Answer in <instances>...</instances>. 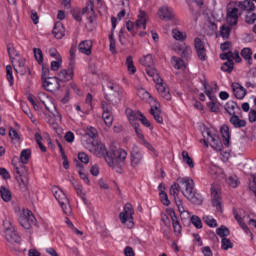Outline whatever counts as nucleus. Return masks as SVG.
Instances as JSON below:
<instances>
[{
  "instance_id": "obj_1",
  "label": "nucleus",
  "mask_w": 256,
  "mask_h": 256,
  "mask_svg": "<svg viewBox=\"0 0 256 256\" xmlns=\"http://www.w3.org/2000/svg\"><path fill=\"white\" fill-rule=\"evenodd\" d=\"M91 151L96 157H103L110 167H117L123 165L127 159V152L121 148L112 146L109 151L105 149V145L97 140L91 141Z\"/></svg>"
},
{
  "instance_id": "obj_2",
  "label": "nucleus",
  "mask_w": 256,
  "mask_h": 256,
  "mask_svg": "<svg viewBox=\"0 0 256 256\" xmlns=\"http://www.w3.org/2000/svg\"><path fill=\"white\" fill-rule=\"evenodd\" d=\"M181 186L185 187V191H182V194L188 199V201L194 203V205H201V203H203V197H201V194L194 190L195 182H193V179L189 177L177 178V182H174L170 187V195H172V197H179Z\"/></svg>"
},
{
  "instance_id": "obj_3",
  "label": "nucleus",
  "mask_w": 256,
  "mask_h": 256,
  "mask_svg": "<svg viewBox=\"0 0 256 256\" xmlns=\"http://www.w3.org/2000/svg\"><path fill=\"white\" fill-rule=\"evenodd\" d=\"M77 51V45H73L70 48V64L67 70H62L58 73V77H52L42 82V87L45 91L50 93H57L61 89L59 81H71L73 79V61H75V53Z\"/></svg>"
},
{
  "instance_id": "obj_4",
  "label": "nucleus",
  "mask_w": 256,
  "mask_h": 256,
  "mask_svg": "<svg viewBox=\"0 0 256 256\" xmlns=\"http://www.w3.org/2000/svg\"><path fill=\"white\" fill-rule=\"evenodd\" d=\"M224 109L228 115H230V123L235 129H241L247 127V121L241 119L239 115H242L243 111L237 102L229 101L224 105Z\"/></svg>"
},
{
  "instance_id": "obj_5",
  "label": "nucleus",
  "mask_w": 256,
  "mask_h": 256,
  "mask_svg": "<svg viewBox=\"0 0 256 256\" xmlns=\"http://www.w3.org/2000/svg\"><path fill=\"white\" fill-rule=\"evenodd\" d=\"M104 97L108 103L111 105H119L121 99H123V89H120L119 85L108 82L105 87H103Z\"/></svg>"
},
{
  "instance_id": "obj_6",
  "label": "nucleus",
  "mask_w": 256,
  "mask_h": 256,
  "mask_svg": "<svg viewBox=\"0 0 256 256\" xmlns=\"http://www.w3.org/2000/svg\"><path fill=\"white\" fill-rule=\"evenodd\" d=\"M134 214L135 210H133V205H131V203H126L123 211L119 214L121 223H123V225H127L128 229H132L135 225V223H133Z\"/></svg>"
},
{
  "instance_id": "obj_7",
  "label": "nucleus",
  "mask_w": 256,
  "mask_h": 256,
  "mask_svg": "<svg viewBox=\"0 0 256 256\" xmlns=\"http://www.w3.org/2000/svg\"><path fill=\"white\" fill-rule=\"evenodd\" d=\"M4 233H5V239L8 241V243H16L17 245L21 244V236L17 231H15V228L13 225H11V222L4 221Z\"/></svg>"
},
{
  "instance_id": "obj_8",
  "label": "nucleus",
  "mask_w": 256,
  "mask_h": 256,
  "mask_svg": "<svg viewBox=\"0 0 256 256\" xmlns=\"http://www.w3.org/2000/svg\"><path fill=\"white\" fill-rule=\"evenodd\" d=\"M207 138L200 140V143H204L205 147H210L214 149V151H223V142L218 135L211 134V131H207Z\"/></svg>"
},
{
  "instance_id": "obj_9",
  "label": "nucleus",
  "mask_w": 256,
  "mask_h": 256,
  "mask_svg": "<svg viewBox=\"0 0 256 256\" xmlns=\"http://www.w3.org/2000/svg\"><path fill=\"white\" fill-rule=\"evenodd\" d=\"M55 199L58 200L59 205L61 206L63 213L65 215H69L71 213V205H69V199L67 195L63 193V190H53Z\"/></svg>"
},
{
  "instance_id": "obj_10",
  "label": "nucleus",
  "mask_w": 256,
  "mask_h": 256,
  "mask_svg": "<svg viewBox=\"0 0 256 256\" xmlns=\"http://www.w3.org/2000/svg\"><path fill=\"white\" fill-rule=\"evenodd\" d=\"M12 65L16 73H19L20 75H26L28 73L31 75V69L25 65L24 58H16Z\"/></svg>"
},
{
  "instance_id": "obj_11",
  "label": "nucleus",
  "mask_w": 256,
  "mask_h": 256,
  "mask_svg": "<svg viewBox=\"0 0 256 256\" xmlns=\"http://www.w3.org/2000/svg\"><path fill=\"white\" fill-rule=\"evenodd\" d=\"M159 17L162 21H173L175 19V11L169 6H162L159 9Z\"/></svg>"
},
{
  "instance_id": "obj_12",
  "label": "nucleus",
  "mask_w": 256,
  "mask_h": 256,
  "mask_svg": "<svg viewBox=\"0 0 256 256\" xmlns=\"http://www.w3.org/2000/svg\"><path fill=\"white\" fill-rule=\"evenodd\" d=\"M239 20V9L238 8H229L227 10V23L230 25H237Z\"/></svg>"
},
{
  "instance_id": "obj_13",
  "label": "nucleus",
  "mask_w": 256,
  "mask_h": 256,
  "mask_svg": "<svg viewBox=\"0 0 256 256\" xmlns=\"http://www.w3.org/2000/svg\"><path fill=\"white\" fill-rule=\"evenodd\" d=\"M126 115L129 119L130 125H134V124H139V119L141 118V115H143V113H141V111H133L130 108L126 109Z\"/></svg>"
},
{
  "instance_id": "obj_14",
  "label": "nucleus",
  "mask_w": 256,
  "mask_h": 256,
  "mask_svg": "<svg viewBox=\"0 0 256 256\" xmlns=\"http://www.w3.org/2000/svg\"><path fill=\"white\" fill-rule=\"evenodd\" d=\"M141 161H143V153H141V150H139V148L134 147L131 152L132 167H137V165H139Z\"/></svg>"
},
{
  "instance_id": "obj_15",
  "label": "nucleus",
  "mask_w": 256,
  "mask_h": 256,
  "mask_svg": "<svg viewBox=\"0 0 256 256\" xmlns=\"http://www.w3.org/2000/svg\"><path fill=\"white\" fill-rule=\"evenodd\" d=\"M232 91L236 99H244L247 95V90L239 83H232Z\"/></svg>"
},
{
  "instance_id": "obj_16",
  "label": "nucleus",
  "mask_w": 256,
  "mask_h": 256,
  "mask_svg": "<svg viewBox=\"0 0 256 256\" xmlns=\"http://www.w3.org/2000/svg\"><path fill=\"white\" fill-rule=\"evenodd\" d=\"M211 197L212 207H215L216 211H219L220 213L223 212V206L221 205V196H219L217 190L212 188Z\"/></svg>"
},
{
  "instance_id": "obj_17",
  "label": "nucleus",
  "mask_w": 256,
  "mask_h": 256,
  "mask_svg": "<svg viewBox=\"0 0 256 256\" xmlns=\"http://www.w3.org/2000/svg\"><path fill=\"white\" fill-rule=\"evenodd\" d=\"M91 49H93V42L91 40H84L80 42L78 50L84 55H91Z\"/></svg>"
},
{
  "instance_id": "obj_18",
  "label": "nucleus",
  "mask_w": 256,
  "mask_h": 256,
  "mask_svg": "<svg viewBox=\"0 0 256 256\" xmlns=\"http://www.w3.org/2000/svg\"><path fill=\"white\" fill-rule=\"evenodd\" d=\"M236 5L241 11H247V13H249V11H255V3L251 0L236 2Z\"/></svg>"
},
{
  "instance_id": "obj_19",
  "label": "nucleus",
  "mask_w": 256,
  "mask_h": 256,
  "mask_svg": "<svg viewBox=\"0 0 256 256\" xmlns=\"http://www.w3.org/2000/svg\"><path fill=\"white\" fill-rule=\"evenodd\" d=\"M63 31H64L63 23H61V22H56V23L54 24V28H53V30H52V33H53L54 37H55L56 39H63V37H64V35H65V33H63Z\"/></svg>"
},
{
  "instance_id": "obj_20",
  "label": "nucleus",
  "mask_w": 256,
  "mask_h": 256,
  "mask_svg": "<svg viewBox=\"0 0 256 256\" xmlns=\"http://www.w3.org/2000/svg\"><path fill=\"white\" fill-rule=\"evenodd\" d=\"M7 51H8V55L10 57L11 63H15L16 59L21 58V54H19V52L15 50V47L12 44L7 45Z\"/></svg>"
},
{
  "instance_id": "obj_21",
  "label": "nucleus",
  "mask_w": 256,
  "mask_h": 256,
  "mask_svg": "<svg viewBox=\"0 0 256 256\" xmlns=\"http://www.w3.org/2000/svg\"><path fill=\"white\" fill-rule=\"evenodd\" d=\"M146 73L149 75V77H152L154 83H159L161 81V77L154 66H149L146 68Z\"/></svg>"
},
{
  "instance_id": "obj_22",
  "label": "nucleus",
  "mask_w": 256,
  "mask_h": 256,
  "mask_svg": "<svg viewBox=\"0 0 256 256\" xmlns=\"http://www.w3.org/2000/svg\"><path fill=\"white\" fill-rule=\"evenodd\" d=\"M220 133L224 139V145L225 147H229V141L231 139V134H229V126L223 125L220 129Z\"/></svg>"
},
{
  "instance_id": "obj_23",
  "label": "nucleus",
  "mask_w": 256,
  "mask_h": 256,
  "mask_svg": "<svg viewBox=\"0 0 256 256\" xmlns=\"http://www.w3.org/2000/svg\"><path fill=\"white\" fill-rule=\"evenodd\" d=\"M31 158V149H24L20 153V162L22 163L20 167H25L27 163H29V159Z\"/></svg>"
},
{
  "instance_id": "obj_24",
  "label": "nucleus",
  "mask_w": 256,
  "mask_h": 256,
  "mask_svg": "<svg viewBox=\"0 0 256 256\" xmlns=\"http://www.w3.org/2000/svg\"><path fill=\"white\" fill-rule=\"evenodd\" d=\"M243 59L248 61V65H253V50L251 48H243L241 51Z\"/></svg>"
},
{
  "instance_id": "obj_25",
  "label": "nucleus",
  "mask_w": 256,
  "mask_h": 256,
  "mask_svg": "<svg viewBox=\"0 0 256 256\" xmlns=\"http://www.w3.org/2000/svg\"><path fill=\"white\" fill-rule=\"evenodd\" d=\"M0 195L3 201H5V203H9V201H11V191L7 189L5 186L0 187Z\"/></svg>"
},
{
  "instance_id": "obj_26",
  "label": "nucleus",
  "mask_w": 256,
  "mask_h": 256,
  "mask_svg": "<svg viewBox=\"0 0 256 256\" xmlns=\"http://www.w3.org/2000/svg\"><path fill=\"white\" fill-rule=\"evenodd\" d=\"M216 233L222 239H227V237H229L231 235V231L229 230V228H227V226H223V225L220 226L219 228H217Z\"/></svg>"
},
{
  "instance_id": "obj_27",
  "label": "nucleus",
  "mask_w": 256,
  "mask_h": 256,
  "mask_svg": "<svg viewBox=\"0 0 256 256\" xmlns=\"http://www.w3.org/2000/svg\"><path fill=\"white\" fill-rule=\"evenodd\" d=\"M141 65H144V67H153V55L147 54L146 56H143L140 58Z\"/></svg>"
},
{
  "instance_id": "obj_28",
  "label": "nucleus",
  "mask_w": 256,
  "mask_h": 256,
  "mask_svg": "<svg viewBox=\"0 0 256 256\" xmlns=\"http://www.w3.org/2000/svg\"><path fill=\"white\" fill-rule=\"evenodd\" d=\"M42 65V75H41V81H47L48 79H51V70H49V66L47 64H40Z\"/></svg>"
},
{
  "instance_id": "obj_29",
  "label": "nucleus",
  "mask_w": 256,
  "mask_h": 256,
  "mask_svg": "<svg viewBox=\"0 0 256 256\" xmlns=\"http://www.w3.org/2000/svg\"><path fill=\"white\" fill-rule=\"evenodd\" d=\"M126 67L131 75H135V73H137V68H135V64H133V56H128L126 58Z\"/></svg>"
},
{
  "instance_id": "obj_30",
  "label": "nucleus",
  "mask_w": 256,
  "mask_h": 256,
  "mask_svg": "<svg viewBox=\"0 0 256 256\" xmlns=\"http://www.w3.org/2000/svg\"><path fill=\"white\" fill-rule=\"evenodd\" d=\"M182 159L184 161V163H187L188 167H190V169H193V167H195V163H193V159L191 157H189V152L188 151H182Z\"/></svg>"
},
{
  "instance_id": "obj_31",
  "label": "nucleus",
  "mask_w": 256,
  "mask_h": 256,
  "mask_svg": "<svg viewBox=\"0 0 256 256\" xmlns=\"http://www.w3.org/2000/svg\"><path fill=\"white\" fill-rule=\"evenodd\" d=\"M77 195H79V197H81L82 201L84 203H87V198H85V192H83V186L80 184H74L72 183Z\"/></svg>"
},
{
  "instance_id": "obj_32",
  "label": "nucleus",
  "mask_w": 256,
  "mask_h": 256,
  "mask_svg": "<svg viewBox=\"0 0 256 256\" xmlns=\"http://www.w3.org/2000/svg\"><path fill=\"white\" fill-rule=\"evenodd\" d=\"M221 249L223 251H229V249H233V242L229 238H222L221 239Z\"/></svg>"
},
{
  "instance_id": "obj_33",
  "label": "nucleus",
  "mask_w": 256,
  "mask_h": 256,
  "mask_svg": "<svg viewBox=\"0 0 256 256\" xmlns=\"http://www.w3.org/2000/svg\"><path fill=\"white\" fill-rule=\"evenodd\" d=\"M190 223L196 227V229H203V222L201 221V218L197 215H193L190 217Z\"/></svg>"
},
{
  "instance_id": "obj_34",
  "label": "nucleus",
  "mask_w": 256,
  "mask_h": 256,
  "mask_svg": "<svg viewBox=\"0 0 256 256\" xmlns=\"http://www.w3.org/2000/svg\"><path fill=\"white\" fill-rule=\"evenodd\" d=\"M33 53L38 65H43V51L40 48H33Z\"/></svg>"
},
{
  "instance_id": "obj_35",
  "label": "nucleus",
  "mask_w": 256,
  "mask_h": 256,
  "mask_svg": "<svg viewBox=\"0 0 256 256\" xmlns=\"http://www.w3.org/2000/svg\"><path fill=\"white\" fill-rule=\"evenodd\" d=\"M220 35H221V37H223V39H229V37L231 35V27H229L227 25H222L220 27Z\"/></svg>"
},
{
  "instance_id": "obj_36",
  "label": "nucleus",
  "mask_w": 256,
  "mask_h": 256,
  "mask_svg": "<svg viewBox=\"0 0 256 256\" xmlns=\"http://www.w3.org/2000/svg\"><path fill=\"white\" fill-rule=\"evenodd\" d=\"M150 115L153 116L155 121H157L158 123H163V117H161V110L155 111V108L151 107Z\"/></svg>"
},
{
  "instance_id": "obj_37",
  "label": "nucleus",
  "mask_w": 256,
  "mask_h": 256,
  "mask_svg": "<svg viewBox=\"0 0 256 256\" xmlns=\"http://www.w3.org/2000/svg\"><path fill=\"white\" fill-rule=\"evenodd\" d=\"M235 63L233 61H226L223 63L221 70L226 73H232Z\"/></svg>"
},
{
  "instance_id": "obj_38",
  "label": "nucleus",
  "mask_w": 256,
  "mask_h": 256,
  "mask_svg": "<svg viewBox=\"0 0 256 256\" xmlns=\"http://www.w3.org/2000/svg\"><path fill=\"white\" fill-rule=\"evenodd\" d=\"M62 63H63L62 57L56 58V61L51 62V65H50L51 71H57L58 69H61Z\"/></svg>"
},
{
  "instance_id": "obj_39",
  "label": "nucleus",
  "mask_w": 256,
  "mask_h": 256,
  "mask_svg": "<svg viewBox=\"0 0 256 256\" xmlns=\"http://www.w3.org/2000/svg\"><path fill=\"white\" fill-rule=\"evenodd\" d=\"M91 11L92 15H95V3H93V1H88L86 7H84L81 10L82 15H85V13H87V11Z\"/></svg>"
},
{
  "instance_id": "obj_40",
  "label": "nucleus",
  "mask_w": 256,
  "mask_h": 256,
  "mask_svg": "<svg viewBox=\"0 0 256 256\" xmlns=\"http://www.w3.org/2000/svg\"><path fill=\"white\" fill-rule=\"evenodd\" d=\"M160 201L163 205H165V207H169V205H171L169 196L167 195V192H165V191L160 192Z\"/></svg>"
},
{
  "instance_id": "obj_41",
  "label": "nucleus",
  "mask_w": 256,
  "mask_h": 256,
  "mask_svg": "<svg viewBox=\"0 0 256 256\" xmlns=\"http://www.w3.org/2000/svg\"><path fill=\"white\" fill-rule=\"evenodd\" d=\"M21 227L24 229H31V220L27 218V216H22L19 219Z\"/></svg>"
},
{
  "instance_id": "obj_42",
  "label": "nucleus",
  "mask_w": 256,
  "mask_h": 256,
  "mask_svg": "<svg viewBox=\"0 0 256 256\" xmlns=\"http://www.w3.org/2000/svg\"><path fill=\"white\" fill-rule=\"evenodd\" d=\"M132 127H133L138 139H140L141 142L143 140H145V135H143V130H141V128H139V127H141V125L134 124V125H132Z\"/></svg>"
},
{
  "instance_id": "obj_43",
  "label": "nucleus",
  "mask_w": 256,
  "mask_h": 256,
  "mask_svg": "<svg viewBox=\"0 0 256 256\" xmlns=\"http://www.w3.org/2000/svg\"><path fill=\"white\" fill-rule=\"evenodd\" d=\"M6 77H7V81L10 82V85H13L14 83L13 67L11 65L6 66Z\"/></svg>"
},
{
  "instance_id": "obj_44",
  "label": "nucleus",
  "mask_w": 256,
  "mask_h": 256,
  "mask_svg": "<svg viewBox=\"0 0 256 256\" xmlns=\"http://www.w3.org/2000/svg\"><path fill=\"white\" fill-rule=\"evenodd\" d=\"M35 139H36L37 145H38V147H40L42 153H47V147H45L43 145V143H41V141H43V137L41 136V134L36 133Z\"/></svg>"
},
{
  "instance_id": "obj_45",
  "label": "nucleus",
  "mask_w": 256,
  "mask_h": 256,
  "mask_svg": "<svg viewBox=\"0 0 256 256\" xmlns=\"http://www.w3.org/2000/svg\"><path fill=\"white\" fill-rule=\"evenodd\" d=\"M172 61H174L175 63V69H183V67H185V62L183 61V59L178 58L177 56H173Z\"/></svg>"
},
{
  "instance_id": "obj_46",
  "label": "nucleus",
  "mask_w": 256,
  "mask_h": 256,
  "mask_svg": "<svg viewBox=\"0 0 256 256\" xmlns=\"http://www.w3.org/2000/svg\"><path fill=\"white\" fill-rule=\"evenodd\" d=\"M219 102H208L207 107L210 109L211 113H219V107H220Z\"/></svg>"
},
{
  "instance_id": "obj_47",
  "label": "nucleus",
  "mask_w": 256,
  "mask_h": 256,
  "mask_svg": "<svg viewBox=\"0 0 256 256\" xmlns=\"http://www.w3.org/2000/svg\"><path fill=\"white\" fill-rule=\"evenodd\" d=\"M245 19L248 25H253V23L256 21V14L253 13V11H249L247 12Z\"/></svg>"
},
{
  "instance_id": "obj_48",
  "label": "nucleus",
  "mask_w": 256,
  "mask_h": 256,
  "mask_svg": "<svg viewBox=\"0 0 256 256\" xmlns=\"http://www.w3.org/2000/svg\"><path fill=\"white\" fill-rule=\"evenodd\" d=\"M72 16H73V19H75V21H78L79 23H81L82 17H83V13H81V9L79 8L73 9Z\"/></svg>"
},
{
  "instance_id": "obj_49",
  "label": "nucleus",
  "mask_w": 256,
  "mask_h": 256,
  "mask_svg": "<svg viewBox=\"0 0 256 256\" xmlns=\"http://www.w3.org/2000/svg\"><path fill=\"white\" fill-rule=\"evenodd\" d=\"M102 119L107 127H111V125H113V116H111V114L103 113Z\"/></svg>"
},
{
  "instance_id": "obj_50",
  "label": "nucleus",
  "mask_w": 256,
  "mask_h": 256,
  "mask_svg": "<svg viewBox=\"0 0 256 256\" xmlns=\"http://www.w3.org/2000/svg\"><path fill=\"white\" fill-rule=\"evenodd\" d=\"M194 47L196 51H201L205 49V44H203V40H201V38L196 37L194 39Z\"/></svg>"
},
{
  "instance_id": "obj_51",
  "label": "nucleus",
  "mask_w": 256,
  "mask_h": 256,
  "mask_svg": "<svg viewBox=\"0 0 256 256\" xmlns=\"http://www.w3.org/2000/svg\"><path fill=\"white\" fill-rule=\"evenodd\" d=\"M173 38L176 41H185V36H183V32L179 31L178 29L172 30Z\"/></svg>"
},
{
  "instance_id": "obj_52",
  "label": "nucleus",
  "mask_w": 256,
  "mask_h": 256,
  "mask_svg": "<svg viewBox=\"0 0 256 256\" xmlns=\"http://www.w3.org/2000/svg\"><path fill=\"white\" fill-rule=\"evenodd\" d=\"M203 221L204 223H206V225H208V227H217V220H215L214 218H211L209 216H205L203 217Z\"/></svg>"
},
{
  "instance_id": "obj_53",
  "label": "nucleus",
  "mask_w": 256,
  "mask_h": 256,
  "mask_svg": "<svg viewBox=\"0 0 256 256\" xmlns=\"http://www.w3.org/2000/svg\"><path fill=\"white\" fill-rule=\"evenodd\" d=\"M180 51H182L181 53V57H183V59H190L191 58V47L186 46L185 48H181Z\"/></svg>"
},
{
  "instance_id": "obj_54",
  "label": "nucleus",
  "mask_w": 256,
  "mask_h": 256,
  "mask_svg": "<svg viewBox=\"0 0 256 256\" xmlns=\"http://www.w3.org/2000/svg\"><path fill=\"white\" fill-rule=\"evenodd\" d=\"M86 135L90 137V142L95 141V139H97V129H95L94 127H90L87 130Z\"/></svg>"
},
{
  "instance_id": "obj_55",
  "label": "nucleus",
  "mask_w": 256,
  "mask_h": 256,
  "mask_svg": "<svg viewBox=\"0 0 256 256\" xmlns=\"http://www.w3.org/2000/svg\"><path fill=\"white\" fill-rule=\"evenodd\" d=\"M138 121H140L142 125H144V127H148V129H153L151 122H149V120L147 119V117H145L144 114H140V118Z\"/></svg>"
},
{
  "instance_id": "obj_56",
  "label": "nucleus",
  "mask_w": 256,
  "mask_h": 256,
  "mask_svg": "<svg viewBox=\"0 0 256 256\" xmlns=\"http://www.w3.org/2000/svg\"><path fill=\"white\" fill-rule=\"evenodd\" d=\"M111 22H112V33L109 35L110 42L115 41V38L113 37V31H115L117 27V18H115V16H112Z\"/></svg>"
},
{
  "instance_id": "obj_57",
  "label": "nucleus",
  "mask_w": 256,
  "mask_h": 256,
  "mask_svg": "<svg viewBox=\"0 0 256 256\" xmlns=\"http://www.w3.org/2000/svg\"><path fill=\"white\" fill-rule=\"evenodd\" d=\"M220 59H222V61H233V52L229 51L227 53L220 54Z\"/></svg>"
},
{
  "instance_id": "obj_58",
  "label": "nucleus",
  "mask_w": 256,
  "mask_h": 256,
  "mask_svg": "<svg viewBox=\"0 0 256 256\" xmlns=\"http://www.w3.org/2000/svg\"><path fill=\"white\" fill-rule=\"evenodd\" d=\"M78 159L79 161H81V163H84L85 165L89 163V156L84 152L78 153Z\"/></svg>"
},
{
  "instance_id": "obj_59",
  "label": "nucleus",
  "mask_w": 256,
  "mask_h": 256,
  "mask_svg": "<svg viewBox=\"0 0 256 256\" xmlns=\"http://www.w3.org/2000/svg\"><path fill=\"white\" fill-rule=\"evenodd\" d=\"M196 53L200 61H205V59H207V49L196 50Z\"/></svg>"
},
{
  "instance_id": "obj_60",
  "label": "nucleus",
  "mask_w": 256,
  "mask_h": 256,
  "mask_svg": "<svg viewBox=\"0 0 256 256\" xmlns=\"http://www.w3.org/2000/svg\"><path fill=\"white\" fill-rule=\"evenodd\" d=\"M78 173L80 178L84 180V183H86V185H91V182L89 181V176L83 171V169L78 170Z\"/></svg>"
},
{
  "instance_id": "obj_61",
  "label": "nucleus",
  "mask_w": 256,
  "mask_h": 256,
  "mask_svg": "<svg viewBox=\"0 0 256 256\" xmlns=\"http://www.w3.org/2000/svg\"><path fill=\"white\" fill-rule=\"evenodd\" d=\"M228 185L230 187H233V189H235V187L239 185V182L237 181V177L230 176L228 178Z\"/></svg>"
},
{
  "instance_id": "obj_62",
  "label": "nucleus",
  "mask_w": 256,
  "mask_h": 256,
  "mask_svg": "<svg viewBox=\"0 0 256 256\" xmlns=\"http://www.w3.org/2000/svg\"><path fill=\"white\" fill-rule=\"evenodd\" d=\"M201 253L204 256H213V251L211 250V247H209V246L202 247Z\"/></svg>"
},
{
  "instance_id": "obj_63",
  "label": "nucleus",
  "mask_w": 256,
  "mask_h": 256,
  "mask_svg": "<svg viewBox=\"0 0 256 256\" xmlns=\"http://www.w3.org/2000/svg\"><path fill=\"white\" fill-rule=\"evenodd\" d=\"M231 47H233V44L229 41H226L220 45L221 51H230Z\"/></svg>"
},
{
  "instance_id": "obj_64",
  "label": "nucleus",
  "mask_w": 256,
  "mask_h": 256,
  "mask_svg": "<svg viewBox=\"0 0 256 256\" xmlns=\"http://www.w3.org/2000/svg\"><path fill=\"white\" fill-rule=\"evenodd\" d=\"M250 123H256V110H251L248 115Z\"/></svg>"
}]
</instances>
